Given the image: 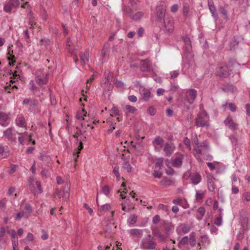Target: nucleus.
I'll return each instance as SVG.
<instances>
[{
    "instance_id": "obj_1",
    "label": "nucleus",
    "mask_w": 250,
    "mask_h": 250,
    "mask_svg": "<svg viewBox=\"0 0 250 250\" xmlns=\"http://www.w3.org/2000/svg\"><path fill=\"white\" fill-rule=\"evenodd\" d=\"M239 64L235 61H231L229 62L228 65H219L216 70V74L221 78L228 77L230 74V71H232L231 67L238 66Z\"/></svg>"
},
{
    "instance_id": "obj_2",
    "label": "nucleus",
    "mask_w": 250,
    "mask_h": 250,
    "mask_svg": "<svg viewBox=\"0 0 250 250\" xmlns=\"http://www.w3.org/2000/svg\"><path fill=\"white\" fill-rule=\"evenodd\" d=\"M156 247V239L150 234L144 237L140 244V248L143 250H155Z\"/></svg>"
},
{
    "instance_id": "obj_3",
    "label": "nucleus",
    "mask_w": 250,
    "mask_h": 250,
    "mask_svg": "<svg viewBox=\"0 0 250 250\" xmlns=\"http://www.w3.org/2000/svg\"><path fill=\"white\" fill-rule=\"evenodd\" d=\"M209 117L205 110L199 113L195 119V125L197 127H208L209 125Z\"/></svg>"
},
{
    "instance_id": "obj_4",
    "label": "nucleus",
    "mask_w": 250,
    "mask_h": 250,
    "mask_svg": "<svg viewBox=\"0 0 250 250\" xmlns=\"http://www.w3.org/2000/svg\"><path fill=\"white\" fill-rule=\"evenodd\" d=\"M20 4L19 0H9L3 7V10L7 13L11 14L13 8L19 7Z\"/></svg>"
},
{
    "instance_id": "obj_5",
    "label": "nucleus",
    "mask_w": 250,
    "mask_h": 250,
    "mask_svg": "<svg viewBox=\"0 0 250 250\" xmlns=\"http://www.w3.org/2000/svg\"><path fill=\"white\" fill-rule=\"evenodd\" d=\"M166 5L164 3H159L156 7L157 19L158 21L162 22L164 20L166 14Z\"/></svg>"
},
{
    "instance_id": "obj_6",
    "label": "nucleus",
    "mask_w": 250,
    "mask_h": 250,
    "mask_svg": "<svg viewBox=\"0 0 250 250\" xmlns=\"http://www.w3.org/2000/svg\"><path fill=\"white\" fill-rule=\"evenodd\" d=\"M110 50V45L108 42H105L102 50L100 61L102 62H106L109 58Z\"/></svg>"
},
{
    "instance_id": "obj_7",
    "label": "nucleus",
    "mask_w": 250,
    "mask_h": 250,
    "mask_svg": "<svg viewBox=\"0 0 250 250\" xmlns=\"http://www.w3.org/2000/svg\"><path fill=\"white\" fill-rule=\"evenodd\" d=\"M48 73H42L41 74L37 75L35 77V81L36 83L40 86L42 87L43 84H46L48 82Z\"/></svg>"
},
{
    "instance_id": "obj_8",
    "label": "nucleus",
    "mask_w": 250,
    "mask_h": 250,
    "mask_svg": "<svg viewBox=\"0 0 250 250\" xmlns=\"http://www.w3.org/2000/svg\"><path fill=\"white\" fill-rule=\"evenodd\" d=\"M66 186L62 190H60L58 189H56L55 193V196L59 197L60 198L62 197L65 199H68L69 197V183H67L66 184Z\"/></svg>"
},
{
    "instance_id": "obj_9",
    "label": "nucleus",
    "mask_w": 250,
    "mask_h": 250,
    "mask_svg": "<svg viewBox=\"0 0 250 250\" xmlns=\"http://www.w3.org/2000/svg\"><path fill=\"white\" fill-rule=\"evenodd\" d=\"M86 114L87 112L83 109L79 110L77 112L76 118L78 120H79L80 121H83V123H84L86 124L87 127H91L92 129L94 128V126L91 125L90 124V122L88 120H87V118H85L84 117L86 118Z\"/></svg>"
},
{
    "instance_id": "obj_10",
    "label": "nucleus",
    "mask_w": 250,
    "mask_h": 250,
    "mask_svg": "<svg viewBox=\"0 0 250 250\" xmlns=\"http://www.w3.org/2000/svg\"><path fill=\"white\" fill-rule=\"evenodd\" d=\"M175 149V146L174 143L172 142H167L165 144L163 147V150L165 155L167 157H169L173 153Z\"/></svg>"
},
{
    "instance_id": "obj_11",
    "label": "nucleus",
    "mask_w": 250,
    "mask_h": 250,
    "mask_svg": "<svg viewBox=\"0 0 250 250\" xmlns=\"http://www.w3.org/2000/svg\"><path fill=\"white\" fill-rule=\"evenodd\" d=\"M164 27L168 32L171 33L174 29V20L172 17H167L162 21Z\"/></svg>"
},
{
    "instance_id": "obj_12",
    "label": "nucleus",
    "mask_w": 250,
    "mask_h": 250,
    "mask_svg": "<svg viewBox=\"0 0 250 250\" xmlns=\"http://www.w3.org/2000/svg\"><path fill=\"white\" fill-rule=\"evenodd\" d=\"M151 63L148 59L140 60V69L142 72H150L151 70Z\"/></svg>"
},
{
    "instance_id": "obj_13",
    "label": "nucleus",
    "mask_w": 250,
    "mask_h": 250,
    "mask_svg": "<svg viewBox=\"0 0 250 250\" xmlns=\"http://www.w3.org/2000/svg\"><path fill=\"white\" fill-rule=\"evenodd\" d=\"M208 146L207 145V143L205 141L202 142L201 144H199L198 140L197 141V144L194 146V149L195 150L194 155L195 156L197 155H201L203 154L202 148L206 147L208 148Z\"/></svg>"
},
{
    "instance_id": "obj_14",
    "label": "nucleus",
    "mask_w": 250,
    "mask_h": 250,
    "mask_svg": "<svg viewBox=\"0 0 250 250\" xmlns=\"http://www.w3.org/2000/svg\"><path fill=\"white\" fill-rule=\"evenodd\" d=\"M130 235L139 241L143 235V230L138 229H133L129 230Z\"/></svg>"
},
{
    "instance_id": "obj_15",
    "label": "nucleus",
    "mask_w": 250,
    "mask_h": 250,
    "mask_svg": "<svg viewBox=\"0 0 250 250\" xmlns=\"http://www.w3.org/2000/svg\"><path fill=\"white\" fill-rule=\"evenodd\" d=\"M81 126L82 128L77 126L76 127V133L73 135V137L77 139L78 141V136L81 135H83L87 129V125L84 123H81Z\"/></svg>"
},
{
    "instance_id": "obj_16",
    "label": "nucleus",
    "mask_w": 250,
    "mask_h": 250,
    "mask_svg": "<svg viewBox=\"0 0 250 250\" xmlns=\"http://www.w3.org/2000/svg\"><path fill=\"white\" fill-rule=\"evenodd\" d=\"M109 72L107 73L106 72H105L104 73V76L106 81L102 86L103 88L104 91L106 90L109 91L112 88V85L110 83V79L109 76Z\"/></svg>"
},
{
    "instance_id": "obj_17",
    "label": "nucleus",
    "mask_w": 250,
    "mask_h": 250,
    "mask_svg": "<svg viewBox=\"0 0 250 250\" xmlns=\"http://www.w3.org/2000/svg\"><path fill=\"white\" fill-rule=\"evenodd\" d=\"M216 180L211 175L207 176V185L208 190L210 191L213 192L215 189L214 185L215 181Z\"/></svg>"
},
{
    "instance_id": "obj_18",
    "label": "nucleus",
    "mask_w": 250,
    "mask_h": 250,
    "mask_svg": "<svg viewBox=\"0 0 250 250\" xmlns=\"http://www.w3.org/2000/svg\"><path fill=\"white\" fill-rule=\"evenodd\" d=\"M189 178L192 183L194 185L198 184L201 181V176L198 172H192L189 175Z\"/></svg>"
},
{
    "instance_id": "obj_19",
    "label": "nucleus",
    "mask_w": 250,
    "mask_h": 250,
    "mask_svg": "<svg viewBox=\"0 0 250 250\" xmlns=\"http://www.w3.org/2000/svg\"><path fill=\"white\" fill-rule=\"evenodd\" d=\"M152 234L157 237L160 242H166L168 238L167 236H166L163 235L157 228L152 229Z\"/></svg>"
},
{
    "instance_id": "obj_20",
    "label": "nucleus",
    "mask_w": 250,
    "mask_h": 250,
    "mask_svg": "<svg viewBox=\"0 0 250 250\" xmlns=\"http://www.w3.org/2000/svg\"><path fill=\"white\" fill-rule=\"evenodd\" d=\"M208 6L210 13L212 16L217 19L218 18V14L216 7L214 4V2L212 0H208Z\"/></svg>"
},
{
    "instance_id": "obj_21",
    "label": "nucleus",
    "mask_w": 250,
    "mask_h": 250,
    "mask_svg": "<svg viewBox=\"0 0 250 250\" xmlns=\"http://www.w3.org/2000/svg\"><path fill=\"white\" fill-rule=\"evenodd\" d=\"M16 124L20 127L27 128L25 118L22 115H19L17 116L16 119Z\"/></svg>"
},
{
    "instance_id": "obj_22",
    "label": "nucleus",
    "mask_w": 250,
    "mask_h": 250,
    "mask_svg": "<svg viewBox=\"0 0 250 250\" xmlns=\"http://www.w3.org/2000/svg\"><path fill=\"white\" fill-rule=\"evenodd\" d=\"M224 124L233 130H236L238 126V125L234 123L232 119L229 117H228L225 119Z\"/></svg>"
},
{
    "instance_id": "obj_23",
    "label": "nucleus",
    "mask_w": 250,
    "mask_h": 250,
    "mask_svg": "<svg viewBox=\"0 0 250 250\" xmlns=\"http://www.w3.org/2000/svg\"><path fill=\"white\" fill-rule=\"evenodd\" d=\"M184 156L180 155L175 159H173L172 161V165L173 167H180L182 166Z\"/></svg>"
},
{
    "instance_id": "obj_24",
    "label": "nucleus",
    "mask_w": 250,
    "mask_h": 250,
    "mask_svg": "<svg viewBox=\"0 0 250 250\" xmlns=\"http://www.w3.org/2000/svg\"><path fill=\"white\" fill-rule=\"evenodd\" d=\"M13 45H9L8 47L7 51V55H8V60L9 61H12V62H9V64L10 65H14V62H15V56L13 55V50H11L10 48L11 47H12Z\"/></svg>"
},
{
    "instance_id": "obj_25",
    "label": "nucleus",
    "mask_w": 250,
    "mask_h": 250,
    "mask_svg": "<svg viewBox=\"0 0 250 250\" xmlns=\"http://www.w3.org/2000/svg\"><path fill=\"white\" fill-rule=\"evenodd\" d=\"M175 181L172 178L167 177H164L163 179L161 181V184L165 187L172 186L174 184Z\"/></svg>"
},
{
    "instance_id": "obj_26",
    "label": "nucleus",
    "mask_w": 250,
    "mask_h": 250,
    "mask_svg": "<svg viewBox=\"0 0 250 250\" xmlns=\"http://www.w3.org/2000/svg\"><path fill=\"white\" fill-rule=\"evenodd\" d=\"M13 129L11 127H9L6 129L4 132V135L7 138V139L11 141L15 142L16 138L13 136L12 134Z\"/></svg>"
},
{
    "instance_id": "obj_27",
    "label": "nucleus",
    "mask_w": 250,
    "mask_h": 250,
    "mask_svg": "<svg viewBox=\"0 0 250 250\" xmlns=\"http://www.w3.org/2000/svg\"><path fill=\"white\" fill-rule=\"evenodd\" d=\"M89 52L88 50H86L84 53L81 52L79 54L82 63L83 64H85L87 62L89 61Z\"/></svg>"
},
{
    "instance_id": "obj_28",
    "label": "nucleus",
    "mask_w": 250,
    "mask_h": 250,
    "mask_svg": "<svg viewBox=\"0 0 250 250\" xmlns=\"http://www.w3.org/2000/svg\"><path fill=\"white\" fill-rule=\"evenodd\" d=\"M38 102L37 100H34L30 104L28 110L33 113H36L38 111Z\"/></svg>"
},
{
    "instance_id": "obj_29",
    "label": "nucleus",
    "mask_w": 250,
    "mask_h": 250,
    "mask_svg": "<svg viewBox=\"0 0 250 250\" xmlns=\"http://www.w3.org/2000/svg\"><path fill=\"white\" fill-rule=\"evenodd\" d=\"M164 228L165 233L167 234H169V233L174 229V226L171 223L168 222H164Z\"/></svg>"
},
{
    "instance_id": "obj_30",
    "label": "nucleus",
    "mask_w": 250,
    "mask_h": 250,
    "mask_svg": "<svg viewBox=\"0 0 250 250\" xmlns=\"http://www.w3.org/2000/svg\"><path fill=\"white\" fill-rule=\"evenodd\" d=\"M142 100L144 102H147L151 97V93L149 90L144 89L142 92Z\"/></svg>"
},
{
    "instance_id": "obj_31",
    "label": "nucleus",
    "mask_w": 250,
    "mask_h": 250,
    "mask_svg": "<svg viewBox=\"0 0 250 250\" xmlns=\"http://www.w3.org/2000/svg\"><path fill=\"white\" fill-rule=\"evenodd\" d=\"M9 155V152L7 150V147L0 146V156L3 158H6Z\"/></svg>"
},
{
    "instance_id": "obj_32",
    "label": "nucleus",
    "mask_w": 250,
    "mask_h": 250,
    "mask_svg": "<svg viewBox=\"0 0 250 250\" xmlns=\"http://www.w3.org/2000/svg\"><path fill=\"white\" fill-rule=\"evenodd\" d=\"M187 95L192 102H194L197 96V91L194 89H190L188 91Z\"/></svg>"
},
{
    "instance_id": "obj_33",
    "label": "nucleus",
    "mask_w": 250,
    "mask_h": 250,
    "mask_svg": "<svg viewBox=\"0 0 250 250\" xmlns=\"http://www.w3.org/2000/svg\"><path fill=\"white\" fill-rule=\"evenodd\" d=\"M83 148V145L82 142L80 141L78 147V151L73 154V158L75 163L77 162V158L79 157V154L80 153V152Z\"/></svg>"
},
{
    "instance_id": "obj_34",
    "label": "nucleus",
    "mask_w": 250,
    "mask_h": 250,
    "mask_svg": "<svg viewBox=\"0 0 250 250\" xmlns=\"http://www.w3.org/2000/svg\"><path fill=\"white\" fill-rule=\"evenodd\" d=\"M164 142V140L162 137L160 136H157L155 138L152 143L154 145H157L160 146L161 147Z\"/></svg>"
},
{
    "instance_id": "obj_35",
    "label": "nucleus",
    "mask_w": 250,
    "mask_h": 250,
    "mask_svg": "<svg viewBox=\"0 0 250 250\" xmlns=\"http://www.w3.org/2000/svg\"><path fill=\"white\" fill-rule=\"evenodd\" d=\"M122 9L125 14L128 16L130 18H131L132 16V9L130 7L124 6Z\"/></svg>"
},
{
    "instance_id": "obj_36",
    "label": "nucleus",
    "mask_w": 250,
    "mask_h": 250,
    "mask_svg": "<svg viewBox=\"0 0 250 250\" xmlns=\"http://www.w3.org/2000/svg\"><path fill=\"white\" fill-rule=\"evenodd\" d=\"M213 223L218 227L222 226L223 224V217L219 216L215 217Z\"/></svg>"
},
{
    "instance_id": "obj_37",
    "label": "nucleus",
    "mask_w": 250,
    "mask_h": 250,
    "mask_svg": "<svg viewBox=\"0 0 250 250\" xmlns=\"http://www.w3.org/2000/svg\"><path fill=\"white\" fill-rule=\"evenodd\" d=\"M144 16V13L142 12H138L134 15H132L131 19L134 21L139 20Z\"/></svg>"
},
{
    "instance_id": "obj_38",
    "label": "nucleus",
    "mask_w": 250,
    "mask_h": 250,
    "mask_svg": "<svg viewBox=\"0 0 250 250\" xmlns=\"http://www.w3.org/2000/svg\"><path fill=\"white\" fill-rule=\"evenodd\" d=\"M189 10V5L187 3L184 4L183 6V15L186 18L189 17V15L188 14Z\"/></svg>"
},
{
    "instance_id": "obj_39",
    "label": "nucleus",
    "mask_w": 250,
    "mask_h": 250,
    "mask_svg": "<svg viewBox=\"0 0 250 250\" xmlns=\"http://www.w3.org/2000/svg\"><path fill=\"white\" fill-rule=\"evenodd\" d=\"M163 161L164 159L163 157H160L158 158L157 162L155 163L156 167H159V169H161L163 167Z\"/></svg>"
},
{
    "instance_id": "obj_40",
    "label": "nucleus",
    "mask_w": 250,
    "mask_h": 250,
    "mask_svg": "<svg viewBox=\"0 0 250 250\" xmlns=\"http://www.w3.org/2000/svg\"><path fill=\"white\" fill-rule=\"evenodd\" d=\"M137 221V216L135 214H131L128 219V222L132 225L135 224Z\"/></svg>"
},
{
    "instance_id": "obj_41",
    "label": "nucleus",
    "mask_w": 250,
    "mask_h": 250,
    "mask_svg": "<svg viewBox=\"0 0 250 250\" xmlns=\"http://www.w3.org/2000/svg\"><path fill=\"white\" fill-rule=\"evenodd\" d=\"M195 234L193 232H191L190 234V238H189L190 241H189V243H190V245L192 247H193L195 245V243H196V240H195Z\"/></svg>"
},
{
    "instance_id": "obj_42",
    "label": "nucleus",
    "mask_w": 250,
    "mask_h": 250,
    "mask_svg": "<svg viewBox=\"0 0 250 250\" xmlns=\"http://www.w3.org/2000/svg\"><path fill=\"white\" fill-rule=\"evenodd\" d=\"M125 109L128 112L130 113H134L137 110V109L135 107L128 104L125 106Z\"/></svg>"
},
{
    "instance_id": "obj_43",
    "label": "nucleus",
    "mask_w": 250,
    "mask_h": 250,
    "mask_svg": "<svg viewBox=\"0 0 250 250\" xmlns=\"http://www.w3.org/2000/svg\"><path fill=\"white\" fill-rule=\"evenodd\" d=\"M123 168L127 170V172H130L132 170V167L129 164L128 162L125 161L123 164Z\"/></svg>"
},
{
    "instance_id": "obj_44",
    "label": "nucleus",
    "mask_w": 250,
    "mask_h": 250,
    "mask_svg": "<svg viewBox=\"0 0 250 250\" xmlns=\"http://www.w3.org/2000/svg\"><path fill=\"white\" fill-rule=\"evenodd\" d=\"M17 133L19 135H24L26 136V139L29 142H31L33 140L32 134H28L27 132H24L23 133H20L17 132Z\"/></svg>"
},
{
    "instance_id": "obj_45",
    "label": "nucleus",
    "mask_w": 250,
    "mask_h": 250,
    "mask_svg": "<svg viewBox=\"0 0 250 250\" xmlns=\"http://www.w3.org/2000/svg\"><path fill=\"white\" fill-rule=\"evenodd\" d=\"M219 11L224 16L225 19L228 18V12L224 7L220 6L219 7Z\"/></svg>"
},
{
    "instance_id": "obj_46",
    "label": "nucleus",
    "mask_w": 250,
    "mask_h": 250,
    "mask_svg": "<svg viewBox=\"0 0 250 250\" xmlns=\"http://www.w3.org/2000/svg\"><path fill=\"white\" fill-rule=\"evenodd\" d=\"M110 209H111V206L108 204H106L102 205L100 208V209L102 211H104V212L108 211Z\"/></svg>"
},
{
    "instance_id": "obj_47",
    "label": "nucleus",
    "mask_w": 250,
    "mask_h": 250,
    "mask_svg": "<svg viewBox=\"0 0 250 250\" xmlns=\"http://www.w3.org/2000/svg\"><path fill=\"white\" fill-rule=\"evenodd\" d=\"M238 42L235 39L232 40L229 43L230 49L231 50H234L235 46L238 44Z\"/></svg>"
},
{
    "instance_id": "obj_48",
    "label": "nucleus",
    "mask_w": 250,
    "mask_h": 250,
    "mask_svg": "<svg viewBox=\"0 0 250 250\" xmlns=\"http://www.w3.org/2000/svg\"><path fill=\"white\" fill-rule=\"evenodd\" d=\"M119 114V110L116 107H113L110 110V116L112 117L116 116Z\"/></svg>"
},
{
    "instance_id": "obj_49",
    "label": "nucleus",
    "mask_w": 250,
    "mask_h": 250,
    "mask_svg": "<svg viewBox=\"0 0 250 250\" xmlns=\"http://www.w3.org/2000/svg\"><path fill=\"white\" fill-rule=\"evenodd\" d=\"M102 192L106 196H108L110 192V188L108 185H106L103 187Z\"/></svg>"
},
{
    "instance_id": "obj_50",
    "label": "nucleus",
    "mask_w": 250,
    "mask_h": 250,
    "mask_svg": "<svg viewBox=\"0 0 250 250\" xmlns=\"http://www.w3.org/2000/svg\"><path fill=\"white\" fill-rule=\"evenodd\" d=\"M181 230L184 233H187L190 231V227L188 225L184 224Z\"/></svg>"
},
{
    "instance_id": "obj_51",
    "label": "nucleus",
    "mask_w": 250,
    "mask_h": 250,
    "mask_svg": "<svg viewBox=\"0 0 250 250\" xmlns=\"http://www.w3.org/2000/svg\"><path fill=\"white\" fill-rule=\"evenodd\" d=\"M20 136L18 137V140L19 143L23 145L24 144V141L27 140L26 135H20Z\"/></svg>"
},
{
    "instance_id": "obj_52",
    "label": "nucleus",
    "mask_w": 250,
    "mask_h": 250,
    "mask_svg": "<svg viewBox=\"0 0 250 250\" xmlns=\"http://www.w3.org/2000/svg\"><path fill=\"white\" fill-rule=\"evenodd\" d=\"M147 113L150 115L153 116L156 114V110L154 107L150 106L147 109Z\"/></svg>"
},
{
    "instance_id": "obj_53",
    "label": "nucleus",
    "mask_w": 250,
    "mask_h": 250,
    "mask_svg": "<svg viewBox=\"0 0 250 250\" xmlns=\"http://www.w3.org/2000/svg\"><path fill=\"white\" fill-rule=\"evenodd\" d=\"M41 174L42 177H48L49 176V172L48 170L45 168H43L42 169L41 172Z\"/></svg>"
},
{
    "instance_id": "obj_54",
    "label": "nucleus",
    "mask_w": 250,
    "mask_h": 250,
    "mask_svg": "<svg viewBox=\"0 0 250 250\" xmlns=\"http://www.w3.org/2000/svg\"><path fill=\"white\" fill-rule=\"evenodd\" d=\"M30 86V89L32 91L38 90V88L35 85L34 82L33 80H31L29 83Z\"/></svg>"
},
{
    "instance_id": "obj_55",
    "label": "nucleus",
    "mask_w": 250,
    "mask_h": 250,
    "mask_svg": "<svg viewBox=\"0 0 250 250\" xmlns=\"http://www.w3.org/2000/svg\"><path fill=\"white\" fill-rule=\"evenodd\" d=\"M24 216H26V217H28V215H25V213L23 211H21L17 214L15 219L16 220H19Z\"/></svg>"
},
{
    "instance_id": "obj_56",
    "label": "nucleus",
    "mask_w": 250,
    "mask_h": 250,
    "mask_svg": "<svg viewBox=\"0 0 250 250\" xmlns=\"http://www.w3.org/2000/svg\"><path fill=\"white\" fill-rule=\"evenodd\" d=\"M34 100V99L25 98L23 100L22 104L24 105H29Z\"/></svg>"
},
{
    "instance_id": "obj_57",
    "label": "nucleus",
    "mask_w": 250,
    "mask_h": 250,
    "mask_svg": "<svg viewBox=\"0 0 250 250\" xmlns=\"http://www.w3.org/2000/svg\"><path fill=\"white\" fill-rule=\"evenodd\" d=\"M8 117L5 113L1 112L0 113V119L3 122L7 120Z\"/></svg>"
},
{
    "instance_id": "obj_58",
    "label": "nucleus",
    "mask_w": 250,
    "mask_h": 250,
    "mask_svg": "<svg viewBox=\"0 0 250 250\" xmlns=\"http://www.w3.org/2000/svg\"><path fill=\"white\" fill-rule=\"evenodd\" d=\"M179 74V71L177 70H174L170 72V78L174 79L175 78H176L178 76Z\"/></svg>"
},
{
    "instance_id": "obj_59",
    "label": "nucleus",
    "mask_w": 250,
    "mask_h": 250,
    "mask_svg": "<svg viewBox=\"0 0 250 250\" xmlns=\"http://www.w3.org/2000/svg\"><path fill=\"white\" fill-rule=\"evenodd\" d=\"M153 176L155 178H160L162 176V173L157 170H154L153 171Z\"/></svg>"
},
{
    "instance_id": "obj_60",
    "label": "nucleus",
    "mask_w": 250,
    "mask_h": 250,
    "mask_svg": "<svg viewBox=\"0 0 250 250\" xmlns=\"http://www.w3.org/2000/svg\"><path fill=\"white\" fill-rule=\"evenodd\" d=\"M7 232L11 235V237L13 239H15L16 238V233L14 229H12L11 230H8Z\"/></svg>"
},
{
    "instance_id": "obj_61",
    "label": "nucleus",
    "mask_w": 250,
    "mask_h": 250,
    "mask_svg": "<svg viewBox=\"0 0 250 250\" xmlns=\"http://www.w3.org/2000/svg\"><path fill=\"white\" fill-rule=\"evenodd\" d=\"M193 102L190 100L188 95H186V98L184 100V104H189V105H191L193 104Z\"/></svg>"
},
{
    "instance_id": "obj_62",
    "label": "nucleus",
    "mask_w": 250,
    "mask_h": 250,
    "mask_svg": "<svg viewBox=\"0 0 250 250\" xmlns=\"http://www.w3.org/2000/svg\"><path fill=\"white\" fill-rule=\"evenodd\" d=\"M42 235L41 236V238L43 240H46L48 238V235L46 231L44 229L42 230Z\"/></svg>"
},
{
    "instance_id": "obj_63",
    "label": "nucleus",
    "mask_w": 250,
    "mask_h": 250,
    "mask_svg": "<svg viewBox=\"0 0 250 250\" xmlns=\"http://www.w3.org/2000/svg\"><path fill=\"white\" fill-rule=\"evenodd\" d=\"M183 39L184 40V42L186 44V45L187 46V47L190 46V41L189 40V39L187 37H183Z\"/></svg>"
},
{
    "instance_id": "obj_64",
    "label": "nucleus",
    "mask_w": 250,
    "mask_h": 250,
    "mask_svg": "<svg viewBox=\"0 0 250 250\" xmlns=\"http://www.w3.org/2000/svg\"><path fill=\"white\" fill-rule=\"evenodd\" d=\"M243 197L247 201H250V193L247 192L243 194Z\"/></svg>"
}]
</instances>
